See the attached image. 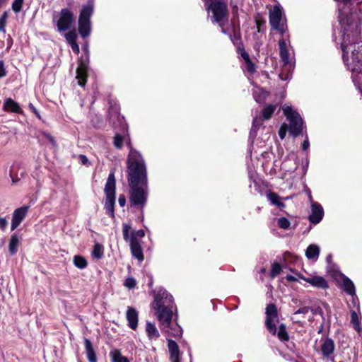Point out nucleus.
Here are the masks:
<instances>
[{
  "label": "nucleus",
  "instance_id": "obj_1",
  "mask_svg": "<svg viewBox=\"0 0 362 362\" xmlns=\"http://www.w3.org/2000/svg\"><path fill=\"white\" fill-rule=\"evenodd\" d=\"M127 180L130 187L132 206L144 207L148 197V178L145 161L141 155L131 148L127 160Z\"/></svg>",
  "mask_w": 362,
  "mask_h": 362
},
{
  "label": "nucleus",
  "instance_id": "obj_2",
  "mask_svg": "<svg viewBox=\"0 0 362 362\" xmlns=\"http://www.w3.org/2000/svg\"><path fill=\"white\" fill-rule=\"evenodd\" d=\"M153 308L156 310L160 329L172 337H180L182 329L173 321V313L176 308L173 296L165 290H160L155 296Z\"/></svg>",
  "mask_w": 362,
  "mask_h": 362
},
{
  "label": "nucleus",
  "instance_id": "obj_3",
  "mask_svg": "<svg viewBox=\"0 0 362 362\" xmlns=\"http://www.w3.org/2000/svg\"><path fill=\"white\" fill-rule=\"evenodd\" d=\"M288 38L289 36L288 35L286 38L283 37L279 40V54L282 63V69L279 76L284 81L290 78L294 69V62L288 49V45L289 44Z\"/></svg>",
  "mask_w": 362,
  "mask_h": 362
},
{
  "label": "nucleus",
  "instance_id": "obj_4",
  "mask_svg": "<svg viewBox=\"0 0 362 362\" xmlns=\"http://www.w3.org/2000/svg\"><path fill=\"white\" fill-rule=\"evenodd\" d=\"M205 6L209 12L212 13L213 21L223 28L225 21L227 19L228 9L227 1L225 0H204ZM222 32L226 33L222 28Z\"/></svg>",
  "mask_w": 362,
  "mask_h": 362
},
{
  "label": "nucleus",
  "instance_id": "obj_5",
  "mask_svg": "<svg viewBox=\"0 0 362 362\" xmlns=\"http://www.w3.org/2000/svg\"><path fill=\"white\" fill-rule=\"evenodd\" d=\"M93 13V3L88 1L83 6L79 14L78 21V30L80 35L83 37H88L92 30L90 17Z\"/></svg>",
  "mask_w": 362,
  "mask_h": 362
},
{
  "label": "nucleus",
  "instance_id": "obj_6",
  "mask_svg": "<svg viewBox=\"0 0 362 362\" xmlns=\"http://www.w3.org/2000/svg\"><path fill=\"white\" fill-rule=\"evenodd\" d=\"M284 115L289 121V132L293 136H297L303 130V119L300 115L291 106L284 105L282 107Z\"/></svg>",
  "mask_w": 362,
  "mask_h": 362
},
{
  "label": "nucleus",
  "instance_id": "obj_7",
  "mask_svg": "<svg viewBox=\"0 0 362 362\" xmlns=\"http://www.w3.org/2000/svg\"><path fill=\"white\" fill-rule=\"evenodd\" d=\"M106 195L105 209L107 214L114 217V206L115 204V178L113 173L109 174L105 186Z\"/></svg>",
  "mask_w": 362,
  "mask_h": 362
},
{
  "label": "nucleus",
  "instance_id": "obj_8",
  "mask_svg": "<svg viewBox=\"0 0 362 362\" xmlns=\"http://www.w3.org/2000/svg\"><path fill=\"white\" fill-rule=\"evenodd\" d=\"M83 50L86 56L80 58L78 66L76 70V79L81 86H84L86 85L87 78L88 64L89 61L88 47L87 44L84 45Z\"/></svg>",
  "mask_w": 362,
  "mask_h": 362
},
{
  "label": "nucleus",
  "instance_id": "obj_9",
  "mask_svg": "<svg viewBox=\"0 0 362 362\" xmlns=\"http://www.w3.org/2000/svg\"><path fill=\"white\" fill-rule=\"evenodd\" d=\"M266 327L271 334H276V324L279 322L277 309L275 305L269 304L266 308Z\"/></svg>",
  "mask_w": 362,
  "mask_h": 362
},
{
  "label": "nucleus",
  "instance_id": "obj_10",
  "mask_svg": "<svg viewBox=\"0 0 362 362\" xmlns=\"http://www.w3.org/2000/svg\"><path fill=\"white\" fill-rule=\"evenodd\" d=\"M282 17V10L280 6H274V8L269 11V23L272 27L279 32L284 37V33L286 32L287 28L280 24Z\"/></svg>",
  "mask_w": 362,
  "mask_h": 362
},
{
  "label": "nucleus",
  "instance_id": "obj_11",
  "mask_svg": "<svg viewBox=\"0 0 362 362\" xmlns=\"http://www.w3.org/2000/svg\"><path fill=\"white\" fill-rule=\"evenodd\" d=\"M74 22L73 12L69 8H63L59 14L57 26L59 31H65L69 29Z\"/></svg>",
  "mask_w": 362,
  "mask_h": 362
},
{
  "label": "nucleus",
  "instance_id": "obj_12",
  "mask_svg": "<svg viewBox=\"0 0 362 362\" xmlns=\"http://www.w3.org/2000/svg\"><path fill=\"white\" fill-rule=\"evenodd\" d=\"M29 206H22L16 209L12 215L11 230H14L23 221L28 213Z\"/></svg>",
  "mask_w": 362,
  "mask_h": 362
},
{
  "label": "nucleus",
  "instance_id": "obj_13",
  "mask_svg": "<svg viewBox=\"0 0 362 362\" xmlns=\"http://www.w3.org/2000/svg\"><path fill=\"white\" fill-rule=\"evenodd\" d=\"M301 279L304 280L307 283L310 284L311 286L318 288H327L328 287V284L327 281L322 276H313L310 277H305L302 275L298 276Z\"/></svg>",
  "mask_w": 362,
  "mask_h": 362
},
{
  "label": "nucleus",
  "instance_id": "obj_14",
  "mask_svg": "<svg viewBox=\"0 0 362 362\" xmlns=\"http://www.w3.org/2000/svg\"><path fill=\"white\" fill-rule=\"evenodd\" d=\"M324 214L323 209L317 203H313L311 206V214L309 220L313 223H318L322 218Z\"/></svg>",
  "mask_w": 362,
  "mask_h": 362
},
{
  "label": "nucleus",
  "instance_id": "obj_15",
  "mask_svg": "<svg viewBox=\"0 0 362 362\" xmlns=\"http://www.w3.org/2000/svg\"><path fill=\"white\" fill-rule=\"evenodd\" d=\"M126 318L128 325L132 329H136L138 325L139 315L136 310L132 307H128L126 313Z\"/></svg>",
  "mask_w": 362,
  "mask_h": 362
},
{
  "label": "nucleus",
  "instance_id": "obj_16",
  "mask_svg": "<svg viewBox=\"0 0 362 362\" xmlns=\"http://www.w3.org/2000/svg\"><path fill=\"white\" fill-rule=\"evenodd\" d=\"M130 247L132 255L139 261L141 262L144 259L143 252L139 241L135 237H131Z\"/></svg>",
  "mask_w": 362,
  "mask_h": 362
},
{
  "label": "nucleus",
  "instance_id": "obj_17",
  "mask_svg": "<svg viewBox=\"0 0 362 362\" xmlns=\"http://www.w3.org/2000/svg\"><path fill=\"white\" fill-rule=\"evenodd\" d=\"M168 346L170 353V361L173 362L180 361V350L177 343L173 340L168 339Z\"/></svg>",
  "mask_w": 362,
  "mask_h": 362
},
{
  "label": "nucleus",
  "instance_id": "obj_18",
  "mask_svg": "<svg viewBox=\"0 0 362 362\" xmlns=\"http://www.w3.org/2000/svg\"><path fill=\"white\" fill-rule=\"evenodd\" d=\"M320 254V247L317 245H310L305 250V256L309 259L317 260Z\"/></svg>",
  "mask_w": 362,
  "mask_h": 362
},
{
  "label": "nucleus",
  "instance_id": "obj_19",
  "mask_svg": "<svg viewBox=\"0 0 362 362\" xmlns=\"http://www.w3.org/2000/svg\"><path fill=\"white\" fill-rule=\"evenodd\" d=\"M86 354L90 362H97V357L95 351L92 346L90 341L88 339L84 340Z\"/></svg>",
  "mask_w": 362,
  "mask_h": 362
},
{
  "label": "nucleus",
  "instance_id": "obj_20",
  "mask_svg": "<svg viewBox=\"0 0 362 362\" xmlns=\"http://www.w3.org/2000/svg\"><path fill=\"white\" fill-rule=\"evenodd\" d=\"M334 344L331 339H327L323 342L321 351L324 356L327 357L334 352Z\"/></svg>",
  "mask_w": 362,
  "mask_h": 362
},
{
  "label": "nucleus",
  "instance_id": "obj_21",
  "mask_svg": "<svg viewBox=\"0 0 362 362\" xmlns=\"http://www.w3.org/2000/svg\"><path fill=\"white\" fill-rule=\"evenodd\" d=\"M4 107L6 111L16 113L20 112L21 110L20 105L11 98H8L6 100Z\"/></svg>",
  "mask_w": 362,
  "mask_h": 362
},
{
  "label": "nucleus",
  "instance_id": "obj_22",
  "mask_svg": "<svg viewBox=\"0 0 362 362\" xmlns=\"http://www.w3.org/2000/svg\"><path fill=\"white\" fill-rule=\"evenodd\" d=\"M146 331L150 339H157L160 334L154 324L146 323Z\"/></svg>",
  "mask_w": 362,
  "mask_h": 362
},
{
  "label": "nucleus",
  "instance_id": "obj_23",
  "mask_svg": "<svg viewBox=\"0 0 362 362\" xmlns=\"http://www.w3.org/2000/svg\"><path fill=\"white\" fill-rule=\"evenodd\" d=\"M309 310H310L309 307H306V306L299 308L297 311H296L293 313V315L291 317L292 321L294 323H298L302 326L303 322L300 319H298V315H303V317L305 318V315L309 312Z\"/></svg>",
  "mask_w": 362,
  "mask_h": 362
},
{
  "label": "nucleus",
  "instance_id": "obj_24",
  "mask_svg": "<svg viewBox=\"0 0 362 362\" xmlns=\"http://www.w3.org/2000/svg\"><path fill=\"white\" fill-rule=\"evenodd\" d=\"M267 198L272 204L276 205L281 209L285 206V204L281 202L280 197L274 192H269L267 194Z\"/></svg>",
  "mask_w": 362,
  "mask_h": 362
},
{
  "label": "nucleus",
  "instance_id": "obj_25",
  "mask_svg": "<svg viewBox=\"0 0 362 362\" xmlns=\"http://www.w3.org/2000/svg\"><path fill=\"white\" fill-rule=\"evenodd\" d=\"M112 362H129L128 358L123 356L121 352L117 349H114L110 353Z\"/></svg>",
  "mask_w": 362,
  "mask_h": 362
},
{
  "label": "nucleus",
  "instance_id": "obj_26",
  "mask_svg": "<svg viewBox=\"0 0 362 362\" xmlns=\"http://www.w3.org/2000/svg\"><path fill=\"white\" fill-rule=\"evenodd\" d=\"M342 285L344 291L349 295L355 294V286L354 283L347 277L343 279Z\"/></svg>",
  "mask_w": 362,
  "mask_h": 362
},
{
  "label": "nucleus",
  "instance_id": "obj_27",
  "mask_svg": "<svg viewBox=\"0 0 362 362\" xmlns=\"http://www.w3.org/2000/svg\"><path fill=\"white\" fill-rule=\"evenodd\" d=\"M73 263L75 267L81 269L86 268L88 265L86 258L81 255L74 256Z\"/></svg>",
  "mask_w": 362,
  "mask_h": 362
},
{
  "label": "nucleus",
  "instance_id": "obj_28",
  "mask_svg": "<svg viewBox=\"0 0 362 362\" xmlns=\"http://www.w3.org/2000/svg\"><path fill=\"white\" fill-rule=\"evenodd\" d=\"M253 95L255 101L258 103H261L265 100L268 95V93L262 89L258 88L253 90Z\"/></svg>",
  "mask_w": 362,
  "mask_h": 362
},
{
  "label": "nucleus",
  "instance_id": "obj_29",
  "mask_svg": "<svg viewBox=\"0 0 362 362\" xmlns=\"http://www.w3.org/2000/svg\"><path fill=\"white\" fill-rule=\"evenodd\" d=\"M19 240L16 234H13L9 242V252L14 255L17 252Z\"/></svg>",
  "mask_w": 362,
  "mask_h": 362
},
{
  "label": "nucleus",
  "instance_id": "obj_30",
  "mask_svg": "<svg viewBox=\"0 0 362 362\" xmlns=\"http://www.w3.org/2000/svg\"><path fill=\"white\" fill-rule=\"evenodd\" d=\"M104 255L103 246L100 243H95L92 251V256L95 259H101Z\"/></svg>",
  "mask_w": 362,
  "mask_h": 362
},
{
  "label": "nucleus",
  "instance_id": "obj_31",
  "mask_svg": "<svg viewBox=\"0 0 362 362\" xmlns=\"http://www.w3.org/2000/svg\"><path fill=\"white\" fill-rule=\"evenodd\" d=\"M275 110H276V105H269L265 107L262 110V119L267 120V119H270L272 115L274 112Z\"/></svg>",
  "mask_w": 362,
  "mask_h": 362
},
{
  "label": "nucleus",
  "instance_id": "obj_32",
  "mask_svg": "<svg viewBox=\"0 0 362 362\" xmlns=\"http://www.w3.org/2000/svg\"><path fill=\"white\" fill-rule=\"evenodd\" d=\"M351 323H352L354 329L358 332H360L361 331V326L360 319H359L357 313L355 311H352L351 313Z\"/></svg>",
  "mask_w": 362,
  "mask_h": 362
},
{
  "label": "nucleus",
  "instance_id": "obj_33",
  "mask_svg": "<svg viewBox=\"0 0 362 362\" xmlns=\"http://www.w3.org/2000/svg\"><path fill=\"white\" fill-rule=\"evenodd\" d=\"M122 233L124 239L126 241H129L130 243L131 235H132V227L130 225L124 223L123 224Z\"/></svg>",
  "mask_w": 362,
  "mask_h": 362
},
{
  "label": "nucleus",
  "instance_id": "obj_34",
  "mask_svg": "<svg viewBox=\"0 0 362 362\" xmlns=\"http://www.w3.org/2000/svg\"><path fill=\"white\" fill-rule=\"evenodd\" d=\"M278 337L282 341H287L288 339L286 326L283 324H281L279 327Z\"/></svg>",
  "mask_w": 362,
  "mask_h": 362
},
{
  "label": "nucleus",
  "instance_id": "obj_35",
  "mask_svg": "<svg viewBox=\"0 0 362 362\" xmlns=\"http://www.w3.org/2000/svg\"><path fill=\"white\" fill-rule=\"evenodd\" d=\"M281 271V267L279 263L274 262L272 265L271 269V277L272 279L275 278L279 274H280Z\"/></svg>",
  "mask_w": 362,
  "mask_h": 362
},
{
  "label": "nucleus",
  "instance_id": "obj_36",
  "mask_svg": "<svg viewBox=\"0 0 362 362\" xmlns=\"http://www.w3.org/2000/svg\"><path fill=\"white\" fill-rule=\"evenodd\" d=\"M64 37L69 44L76 42V39L78 37L77 34H76V31H74V30H71V31L66 33L64 35Z\"/></svg>",
  "mask_w": 362,
  "mask_h": 362
},
{
  "label": "nucleus",
  "instance_id": "obj_37",
  "mask_svg": "<svg viewBox=\"0 0 362 362\" xmlns=\"http://www.w3.org/2000/svg\"><path fill=\"white\" fill-rule=\"evenodd\" d=\"M8 18V13L6 11L4 12L3 15L0 18V31L4 33H6V24Z\"/></svg>",
  "mask_w": 362,
  "mask_h": 362
},
{
  "label": "nucleus",
  "instance_id": "obj_38",
  "mask_svg": "<svg viewBox=\"0 0 362 362\" xmlns=\"http://www.w3.org/2000/svg\"><path fill=\"white\" fill-rule=\"evenodd\" d=\"M136 285V281L133 277H128L125 279L124 286L129 288L132 289L134 288Z\"/></svg>",
  "mask_w": 362,
  "mask_h": 362
},
{
  "label": "nucleus",
  "instance_id": "obj_39",
  "mask_svg": "<svg viewBox=\"0 0 362 362\" xmlns=\"http://www.w3.org/2000/svg\"><path fill=\"white\" fill-rule=\"evenodd\" d=\"M24 0H14L12 4V9L15 13L21 11Z\"/></svg>",
  "mask_w": 362,
  "mask_h": 362
},
{
  "label": "nucleus",
  "instance_id": "obj_40",
  "mask_svg": "<svg viewBox=\"0 0 362 362\" xmlns=\"http://www.w3.org/2000/svg\"><path fill=\"white\" fill-rule=\"evenodd\" d=\"M278 225L281 228L288 229L290 226V221L288 218L281 217L278 220Z\"/></svg>",
  "mask_w": 362,
  "mask_h": 362
},
{
  "label": "nucleus",
  "instance_id": "obj_41",
  "mask_svg": "<svg viewBox=\"0 0 362 362\" xmlns=\"http://www.w3.org/2000/svg\"><path fill=\"white\" fill-rule=\"evenodd\" d=\"M123 141V136L119 134H116L114 138V146L117 148H120L122 146Z\"/></svg>",
  "mask_w": 362,
  "mask_h": 362
},
{
  "label": "nucleus",
  "instance_id": "obj_42",
  "mask_svg": "<svg viewBox=\"0 0 362 362\" xmlns=\"http://www.w3.org/2000/svg\"><path fill=\"white\" fill-rule=\"evenodd\" d=\"M288 131V124L286 123H284L279 131V136L281 138V139H284L286 136V132Z\"/></svg>",
  "mask_w": 362,
  "mask_h": 362
},
{
  "label": "nucleus",
  "instance_id": "obj_43",
  "mask_svg": "<svg viewBox=\"0 0 362 362\" xmlns=\"http://www.w3.org/2000/svg\"><path fill=\"white\" fill-rule=\"evenodd\" d=\"M15 169H16V167L15 166H12L10 169V173H9V175H10V177L11 178V181H12V183L13 184H16L17 183L20 178L18 177L16 175H15Z\"/></svg>",
  "mask_w": 362,
  "mask_h": 362
},
{
  "label": "nucleus",
  "instance_id": "obj_44",
  "mask_svg": "<svg viewBox=\"0 0 362 362\" xmlns=\"http://www.w3.org/2000/svg\"><path fill=\"white\" fill-rule=\"evenodd\" d=\"M245 68L250 73H253L255 71V66L250 59L245 62Z\"/></svg>",
  "mask_w": 362,
  "mask_h": 362
},
{
  "label": "nucleus",
  "instance_id": "obj_45",
  "mask_svg": "<svg viewBox=\"0 0 362 362\" xmlns=\"http://www.w3.org/2000/svg\"><path fill=\"white\" fill-rule=\"evenodd\" d=\"M145 235V232L144 230H139L137 231H133L132 232V235L131 237H135L136 239L137 240V238H143L144 237Z\"/></svg>",
  "mask_w": 362,
  "mask_h": 362
},
{
  "label": "nucleus",
  "instance_id": "obj_46",
  "mask_svg": "<svg viewBox=\"0 0 362 362\" xmlns=\"http://www.w3.org/2000/svg\"><path fill=\"white\" fill-rule=\"evenodd\" d=\"M6 75V70L5 69L4 63L3 61H0V78L4 77Z\"/></svg>",
  "mask_w": 362,
  "mask_h": 362
},
{
  "label": "nucleus",
  "instance_id": "obj_47",
  "mask_svg": "<svg viewBox=\"0 0 362 362\" xmlns=\"http://www.w3.org/2000/svg\"><path fill=\"white\" fill-rule=\"evenodd\" d=\"M72 50L76 53V54H78L79 52H80V49H79V46L78 45V44L76 43V41L74 42H71L70 44H69Z\"/></svg>",
  "mask_w": 362,
  "mask_h": 362
},
{
  "label": "nucleus",
  "instance_id": "obj_48",
  "mask_svg": "<svg viewBox=\"0 0 362 362\" xmlns=\"http://www.w3.org/2000/svg\"><path fill=\"white\" fill-rule=\"evenodd\" d=\"M72 50L76 53V54H78L79 52H80V49H79V46L78 45V44L76 43V41L74 42H71L70 44H69Z\"/></svg>",
  "mask_w": 362,
  "mask_h": 362
},
{
  "label": "nucleus",
  "instance_id": "obj_49",
  "mask_svg": "<svg viewBox=\"0 0 362 362\" xmlns=\"http://www.w3.org/2000/svg\"><path fill=\"white\" fill-rule=\"evenodd\" d=\"M118 202H119V204L120 205V206H122V207L124 206V205L126 204V198H125L124 195H123V194L119 195V199H118Z\"/></svg>",
  "mask_w": 362,
  "mask_h": 362
},
{
  "label": "nucleus",
  "instance_id": "obj_50",
  "mask_svg": "<svg viewBox=\"0 0 362 362\" xmlns=\"http://www.w3.org/2000/svg\"><path fill=\"white\" fill-rule=\"evenodd\" d=\"M8 222L5 218L0 217V228L4 230L7 226Z\"/></svg>",
  "mask_w": 362,
  "mask_h": 362
},
{
  "label": "nucleus",
  "instance_id": "obj_51",
  "mask_svg": "<svg viewBox=\"0 0 362 362\" xmlns=\"http://www.w3.org/2000/svg\"><path fill=\"white\" fill-rule=\"evenodd\" d=\"M309 146H310L309 141H308V138H306V139L303 141V143L302 144V149L305 151V150L308 149Z\"/></svg>",
  "mask_w": 362,
  "mask_h": 362
},
{
  "label": "nucleus",
  "instance_id": "obj_52",
  "mask_svg": "<svg viewBox=\"0 0 362 362\" xmlns=\"http://www.w3.org/2000/svg\"><path fill=\"white\" fill-rule=\"evenodd\" d=\"M29 107L30 109L32 110V112L38 117V118H40V116L39 115V113L37 112L36 108L34 107V105L33 104H29Z\"/></svg>",
  "mask_w": 362,
  "mask_h": 362
},
{
  "label": "nucleus",
  "instance_id": "obj_53",
  "mask_svg": "<svg viewBox=\"0 0 362 362\" xmlns=\"http://www.w3.org/2000/svg\"><path fill=\"white\" fill-rule=\"evenodd\" d=\"M339 23L341 25V26H344L345 24H347L348 25H350L348 21L346 22H345V19L343 18V16L341 15H340L339 16Z\"/></svg>",
  "mask_w": 362,
  "mask_h": 362
},
{
  "label": "nucleus",
  "instance_id": "obj_54",
  "mask_svg": "<svg viewBox=\"0 0 362 362\" xmlns=\"http://www.w3.org/2000/svg\"><path fill=\"white\" fill-rule=\"evenodd\" d=\"M241 56H242V57L243 58V59L245 60V62L246 61H248V60H250V57H249V54H248L246 52H245V51H243V52H241Z\"/></svg>",
  "mask_w": 362,
  "mask_h": 362
},
{
  "label": "nucleus",
  "instance_id": "obj_55",
  "mask_svg": "<svg viewBox=\"0 0 362 362\" xmlns=\"http://www.w3.org/2000/svg\"><path fill=\"white\" fill-rule=\"evenodd\" d=\"M286 279L289 281H297V279L294 276H293L291 275H288L286 276Z\"/></svg>",
  "mask_w": 362,
  "mask_h": 362
},
{
  "label": "nucleus",
  "instance_id": "obj_56",
  "mask_svg": "<svg viewBox=\"0 0 362 362\" xmlns=\"http://www.w3.org/2000/svg\"><path fill=\"white\" fill-rule=\"evenodd\" d=\"M257 121H258V118H257V117L254 118V119H253V124H255V123H257Z\"/></svg>",
  "mask_w": 362,
  "mask_h": 362
},
{
  "label": "nucleus",
  "instance_id": "obj_57",
  "mask_svg": "<svg viewBox=\"0 0 362 362\" xmlns=\"http://www.w3.org/2000/svg\"><path fill=\"white\" fill-rule=\"evenodd\" d=\"M47 138L50 140V141L53 142L54 141V139L51 136H48Z\"/></svg>",
  "mask_w": 362,
  "mask_h": 362
},
{
  "label": "nucleus",
  "instance_id": "obj_58",
  "mask_svg": "<svg viewBox=\"0 0 362 362\" xmlns=\"http://www.w3.org/2000/svg\"><path fill=\"white\" fill-rule=\"evenodd\" d=\"M81 158H83V163H84L85 160H87L86 157L84 156H81Z\"/></svg>",
  "mask_w": 362,
  "mask_h": 362
},
{
  "label": "nucleus",
  "instance_id": "obj_59",
  "mask_svg": "<svg viewBox=\"0 0 362 362\" xmlns=\"http://www.w3.org/2000/svg\"><path fill=\"white\" fill-rule=\"evenodd\" d=\"M261 272H262V273H265V272H266V269H261Z\"/></svg>",
  "mask_w": 362,
  "mask_h": 362
}]
</instances>
